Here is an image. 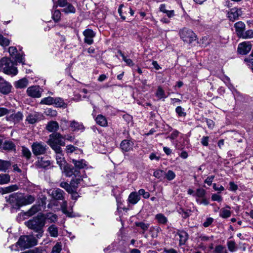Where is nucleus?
<instances>
[{
    "instance_id": "nucleus-25",
    "label": "nucleus",
    "mask_w": 253,
    "mask_h": 253,
    "mask_svg": "<svg viewBox=\"0 0 253 253\" xmlns=\"http://www.w3.org/2000/svg\"><path fill=\"white\" fill-rule=\"evenodd\" d=\"M56 107L65 108L67 107V104L64 102V100L59 97L54 98L53 104Z\"/></svg>"
},
{
    "instance_id": "nucleus-38",
    "label": "nucleus",
    "mask_w": 253,
    "mask_h": 253,
    "mask_svg": "<svg viewBox=\"0 0 253 253\" xmlns=\"http://www.w3.org/2000/svg\"><path fill=\"white\" fill-rule=\"evenodd\" d=\"M161 229L158 226H152L150 228V232H151V236L153 238H156L159 233L161 231Z\"/></svg>"
},
{
    "instance_id": "nucleus-42",
    "label": "nucleus",
    "mask_w": 253,
    "mask_h": 253,
    "mask_svg": "<svg viewBox=\"0 0 253 253\" xmlns=\"http://www.w3.org/2000/svg\"><path fill=\"white\" fill-rule=\"evenodd\" d=\"M54 98L52 97H47L42 98L40 103L41 104H45L47 105H50L53 104Z\"/></svg>"
},
{
    "instance_id": "nucleus-53",
    "label": "nucleus",
    "mask_w": 253,
    "mask_h": 253,
    "mask_svg": "<svg viewBox=\"0 0 253 253\" xmlns=\"http://www.w3.org/2000/svg\"><path fill=\"white\" fill-rule=\"evenodd\" d=\"M40 210L39 206H33L31 209L28 211V214L30 216H32L38 212Z\"/></svg>"
},
{
    "instance_id": "nucleus-47",
    "label": "nucleus",
    "mask_w": 253,
    "mask_h": 253,
    "mask_svg": "<svg viewBox=\"0 0 253 253\" xmlns=\"http://www.w3.org/2000/svg\"><path fill=\"white\" fill-rule=\"evenodd\" d=\"M165 177L168 180H172L175 177V173L171 170H169L167 172H165Z\"/></svg>"
},
{
    "instance_id": "nucleus-21",
    "label": "nucleus",
    "mask_w": 253,
    "mask_h": 253,
    "mask_svg": "<svg viewBox=\"0 0 253 253\" xmlns=\"http://www.w3.org/2000/svg\"><path fill=\"white\" fill-rule=\"evenodd\" d=\"M18 187L17 185H12L4 188H0V193H1L2 194H4L16 191L18 189Z\"/></svg>"
},
{
    "instance_id": "nucleus-10",
    "label": "nucleus",
    "mask_w": 253,
    "mask_h": 253,
    "mask_svg": "<svg viewBox=\"0 0 253 253\" xmlns=\"http://www.w3.org/2000/svg\"><path fill=\"white\" fill-rule=\"evenodd\" d=\"M252 44L249 42H244L239 43L238 47V52L243 55L247 54L252 49Z\"/></svg>"
},
{
    "instance_id": "nucleus-15",
    "label": "nucleus",
    "mask_w": 253,
    "mask_h": 253,
    "mask_svg": "<svg viewBox=\"0 0 253 253\" xmlns=\"http://www.w3.org/2000/svg\"><path fill=\"white\" fill-rule=\"evenodd\" d=\"M48 193L52 196L53 198L56 200H60L63 199L64 192L59 188L50 190Z\"/></svg>"
},
{
    "instance_id": "nucleus-3",
    "label": "nucleus",
    "mask_w": 253,
    "mask_h": 253,
    "mask_svg": "<svg viewBox=\"0 0 253 253\" xmlns=\"http://www.w3.org/2000/svg\"><path fill=\"white\" fill-rule=\"evenodd\" d=\"M49 137L47 144L54 151L62 149L60 146L65 144L64 136L59 133L51 134Z\"/></svg>"
},
{
    "instance_id": "nucleus-22",
    "label": "nucleus",
    "mask_w": 253,
    "mask_h": 253,
    "mask_svg": "<svg viewBox=\"0 0 253 253\" xmlns=\"http://www.w3.org/2000/svg\"><path fill=\"white\" fill-rule=\"evenodd\" d=\"M28 84V81L26 78H23L15 82L14 86L17 88H23L26 87Z\"/></svg>"
},
{
    "instance_id": "nucleus-23",
    "label": "nucleus",
    "mask_w": 253,
    "mask_h": 253,
    "mask_svg": "<svg viewBox=\"0 0 253 253\" xmlns=\"http://www.w3.org/2000/svg\"><path fill=\"white\" fill-rule=\"evenodd\" d=\"M70 126L73 131L83 130L84 128L83 124L75 121L71 123Z\"/></svg>"
},
{
    "instance_id": "nucleus-49",
    "label": "nucleus",
    "mask_w": 253,
    "mask_h": 253,
    "mask_svg": "<svg viewBox=\"0 0 253 253\" xmlns=\"http://www.w3.org/2000/svg\"><path fill=\"white\" fill-rule=\"evenodd\" d=\"M135 225L137 227H139L142 229L144 232L147 231L149 227L150 224L145 223L143 222H138L135 223Z\"/></svg>"
},
{
    "instance_id": "nucleus-17",
    "label": "nucleus",
    "mask_w": 253,
    "mask_h": 253,
    "mask_svg": "<svg viewBox=\"0 0 253 253\" xmlns=\"http://www.w3.org/2000/svg\"><path fill=\"white\" fill-rule=\"evenodd\" d=\"M133 143L129 140L125 139L122 141L120 146L122 150L124 152L130 151L133 147Z\"/></svg>"
},
{
    "instance_id": "nucleus-34",
    "label": "nucleus",
    "mask_w": 253,
    "mask_h": 253,
    "mask_svg": "<svg viewBox=\"0 0 253 253\" xmlns=\"http://www.w3.org/2000/svg\"><path fill=\"white\" fill-rule=\"evenodd\" d=\"M239 38H242L243 39H248L253 38V30H248L246 31H244Z\"/></svg>"
},
{
    "instance_id": "nucleus-20",
    "label": "nucleus",
    "mask_w": 253,
    "mask_h": 253,
    "mask_svg": "<svg viewBox=\"0 0 253 253\" xmlns=\"http://www.w3.org/2000/svg\"><path fill=\"white\" fill-rule=\"evenodd\" d=\"M177 235L179 237V245H184L188 238V234L184 231H178Z\"/></svg>"
},
{
    "instance_id": "nucleus-52",
    "label": "nucleus",
    "mask_w": 253,
    "mask_h": 253,
    "mask_svg": "<svg viewBox=\"0 0 253 253\" xmlns=\"http://www.w3.org/2000/svg\"><path fill=\"white\" fill-rule=\"evenodd\" d=\"M52 17L55 22H58L60 20L61 17V12L59 10H55L52 13Z\"/></svg>"
},
{
    "instance_id": "nucleus-5",
    "label": "nucleus",
    "mask_w": 253,
    "mask_h": 253,
    "mask_svg": "<svg viewBox=\"0 0 253 253\" xmlns=\"http://www.w3.org/2000/svg\"><path fill=\"white\" fill-rule=\"evenodd\" d=\"M20 247L26 249L34 246L37 244V241L33 236H21L17 242Z\"/></svg>"
},
{
    "instance_id": "nucleus-60",
    "label": "nucleus",
    "mask_w": 253,
    "mask_h": 253,
    "mask_svg": "<svg viewBox=\"0 0 253 253\" xmlns=\"http://www.w3.org/2000/svg\"><path fill=\"white\" fill-rule=\"evenodd\" d=\"M213 219L212 217H208L206 219V221L203 223V226L205 227H209L213 222Z\"/></svg>"
},
{
    "instance_id": "nucleus-30",
    "label": "nucleus",
    "mask_w": 253,
    "mask_h": 253,
    "mask_svg": "<svg viewBox=\"0 0 253 253\" xmlns=\"http://www.w3.org/2000/svg\"><path fill=\"white\" fill-rule=\"evenodd\" d=\"M47 231L51 237H57L58 236V229L55 225L50 226Z\"/></svg>"
},
{
    "instance_id": "nucleus-28",
    "label": "nucleus",
    "mask_w": 253,
    "mask_h": 253,
    "mask_svg": "<svg viewBox=\"0 0 253 253\" xmlns=\"http://www.w3.org/2000/svg\"><path fill=\"white\" fill-rule=\"evenodd\" d=\"M38 113L35 112L34 114L29 115L27 118V121L30 124H34L37 121L41 120Z\"/></svg>"
},
{
    "instance_id": "nucleus-37",
    "label": "nucleus",
    "mask_w": 253,
    "mask_h": 253,
    "mask_svg": "<svg viewBox=\"0 0 253 253\" xmlns=\"http://www.w3.org/2000/svg\"><path fill=\"white\" fill-rule=\"evenodd\" d=\"M231 215L230 210L225 208H222L220 211L219 216L223 218L229 217Z\"/></svg>"
},
{
    "instance_id": "nucleus-62",
    "label": "nucleus",
    "mask_w": 253,
    "mask_h": 253,
    "mask_svg": "<svg viewBox=\"0 0 253 253\" xmlns=\"http://www.w3.org/2000/svg\"><path fill=\"white\" fill-rule=\"evenodd\" d=\"M209 136H203L201 139V142L203 145L207 146L209 145Z\"/></svg>"
},
{
    "instance_id": "nucleus-1",
    "label": "nucleus",
    "mask_w": 253,
    "mask_h": 253,
    "mask_svg": "<svg viewBox=\"0 0 253 253\" xmlns=\"http://www.w3.org/2000/svg\"><path fill=\"white\" fill-rule=\"evenodd\" d=\"M45 224V218L42 214H38L32 219L25 222V224L29 228L37 233L36 237L40 238L43 233V228Z\"/></svg>"
},
{
    "instance_id": "nucleus-63",
    "label": "nucleus",
    "mask_w": 253,
    "mask_h": 253,
    "mask_svg": "<svg viewBox=\"0 0 253 253\" xmlns=\"http://www.w3.org/2000/svg\"><path fill=\"white\" fill-rule=\"evenodd\" d=\"M229 190L230 191H236L238 188V185L232 181L229 182Z\"/></svg>"
},
{
    "instance_id": "nucleus-48",
    "label": "nucleus",
    "mask_w": 253,
    "mask_h": 253,
    "mask_svg": "<svg viewBox=\"0 0 253 253\" xmlns=\"http://www.w3.org/2000/svg\"><path fill=\"white\" fill-rule=\"evenodd\" d=\"M21 151L23 156L26 157L27 159H29L31 158V152L28 148L22 146Z\"/></svg>"
},
{
    "instance_id": "nucleus-59",
    "label": "nucleus",
    "mask_w": 253,
    "mask_h": 253,
    "mask_svg": "<svg viewBox=\"0 0 253 253\" xmlns=\"http://www.w3.org/2000/svg\"><path fill=\"white\" fill-rule=\"evenodd\" d=\"M77 149V147L73 145H68L66 147V151L67 153H71L76 151Z\"/></svg>"
},
{
    "instance_id": "nucleus-27",
    "label": "nucleus",
    "mask_w": 253,
    "mask_h": 253,
    "mask_svg": "<svg viewBox=\"0 0 253 253\" xmlns=\"http://www.w3.org/2000/svg\"><path fill=\"white\" fill-rule=\"evenodd\" d=\"M155 95L159 99H163V100L168 97V96L166 95L164 90L160 86H158L155 93Z\"/></svg>"
},
{
    "instance_id": "nucleus-44",
    "label": "nucleus",
    "mask_w": 253,
    "mask_h": 253,
    "mask_svg": "<svg viewBox=\"0 0 253 253\" xmlns=\"http://www.w3.org/2000/svg\"><path fill=\"white\" fill-rule=\"evenodd\" d=\"M45 219H47L49 220L50 223L55 222L57 220V216L54 213H48L46 214V216L44 217Z\"/></svg>"
},
{
    "instance_id": "nucleus-50",
    "label": "nucleus",
    "mask_w": 253,
    "mask_h": 253,
    "mask_svg": "<svg viewBox=\"0 0 253 253\" xmlns=\"http://www.w3.org/2000/svg\"><path fill=\"white\" fill-rule=\"evenodd\" d=\"M67 202L66 201H64L63 203L61 205V209L62 211V212L67 215L68 216H71V212H69L67 210Z\"/></svg>"
},
{
    "instance_id": "nucleus-8",
    "label": "nucleus",
    "mask_w": 253,
    "mask_h": 253,
    "mask_svg": "<svg viewBox=\"0 0 253 253\" xmlns=\"http://www.w3.org/2000/svg\"><path fill=\"white\" fill-rule=\"evenodd\" d=\"M42 89L38 85L30 86L26 91L27 94L33 98H40L42 95Z\"/></svg>"
},
{
    "instance_id": "nucleus-31",
    "label": "nucleus",
    "mask_w": 253,
    "mask_h": 253,
    "mask_svg": "<svg viewBox=\"0 0 253 253\" xmlns=\"http://www.w3.org/2000/svg\"><path fill=\"white\" fill-rule=\"evenodd\" d=\"M2 149L7 151H11L15 149V146L12 142L5 141L2 144Z\"/></svg>"
},
{
    "instance_id": "nucleus-19",
    "label": "nucleus",
    "mask_w": 253,
    "mask_h": 253,
    "mask_svg": "<svg viewBox=\"0 0 253 253\" xmlns=\"http://www.w3.org/2000/svg\"><path fill=\"white\" fill-rule=\"evenodd\" d=\"M140 199V197L138 193L135 192H131L128 198V202L133 204H136Z\"/></svg>"
},
{
    "instance_id": "nucleus-56",
    "label": "nucleus",
    "mask_w": 253,
    "mask_h": 253,
    "mask_svg": "<svg viewBox=\"0 0 253 253\" xmlns=\"http://www.w3.org/2000/svg\"><path fill=\"white\" fill-rule=\"evenodd\" d=\"M205 194L206 192L204 189L199 188L197 189L195 195L199 198H203L205 196Z\"/></svg>"
},
{
    "instance_id": "nucleus-14",
    "label": "nucleus",
    "mask_w": 253,
    "mask_h": 253,
    "mask_svg": "<svg viewBox=\"0 0 253 253\" xmlns=\"http://www.w3.org/2000/svg\"><path fill=\"white\" fill-rule=\"evenodd\" d=\"M62 170H63L62 172H64L65 175L67 177H70L72 175H74L75 177H76L80 173L79 170L69 167L67 164L65 166V167L63 168Z\"/></svg>"
},
{
    "instance_id": "nucleus-35",
    "label": "nucleus",
    "mask_w": 253,
    "mask_h": 253,
    "mask_svg": "<svg viewBox=\"0 0 253 253\" xmlns=\"http://www.w3.org/2000/svg\"><path fill=\"white\" fill-rule=\"evenodd\" d=\"M60 186L65 189L69 193L73 192L75 190V187H73L71 184H69L66 182H61L60 183Z\"/></svg>"
},
{
    "instance_id": "nucleus-24",
    "label": "nucleus",
    "mask_w": 253,
    "mask_h": 253,
    "mask_svg": "<svg viewBox=\"0 0 253 253\" xmlns=\"http://www.w3.org/2000/svg\"><path fill=\"white\" fill-rule=\"evenodd\" d=\"M59 128L58 124L55 121H51L48 123L46 129L50 132L55 131Z\"/></svg>"
},
{
    "instance_id": "nucleus-45",
    "label": "nucleus",
    "mask_w": 253,
    "mask_h": 253,
    "mask_svg": "<svg viewBox=\"0 0 253 253\" xmlns=\"http://www.w3.org/2000/svg\"><path fill=\"white\" fill-rule=\"evenodd\" d=\"M10 166V164L9 162L0 160V170L5 171Z\"/></svg>"
},
{
    "instance_id": "nucleus-61",
    "label": "nucleus",
    "mask_w": 253,
    "mask_h": 253,
    "mask_svg": "<svg viewBox=\"0 0 253 253\" xmlns=\"http://www.w3.org/2000/svg\"><path fill=\"white\" fill-rule=\"evenodd\" d=\"M244 61L247 63V65L251 67L253 72V59H250V58H246L245 59Z\"/></svg>"
},
{
    "instance_id": "nucleus-36",
    "label": "nucleus",
    "mask_w": 253,
    "mask_h": 253,
    "mask_svg": "<svg viewBox=\"0 0 253 253\" xmlns=\"http://www.w3.org/2000/svg\"><path fill=\"white\" fill-rule=\"evenodd\" d=\"M83 179L81 178V177L80 176V173L75 177V178L72 179L71 181V184L72 185L73 187H75V190H76V187H77L79 184H80L82 181H83Z\"/></svg>"
},
{
    "instance_id": "nucleus-33",
    "label": "nucleus",
    "mask_w": 253,
    "mask_h": 253,
    "mask_svg": "<svg viewBox=\"0 0 253 253\" xmlns=\"http://www.w3.org/2000/svg\"><path fill=\"white\" fill-rule=\"evenodd\" d=\"M155 219L159 224H165L168 222V218L162 213H158L155 215Z\"/></svg>"
},
{
    "instance_id": "nucleus-9",
    "label": "nucleus",
    "mask_w": 253,
    "mask_h": 253,
    "mask_svg": "<svg viewBox=\"0 0 253 253\" xmlns=\"http://www.w3.org/2000/svg\"><path fill=\"white\" fill-rule=\"evenodd\" d=\"M242 14V11L241 8L233 7L228 11L227 17L229 20L234 22L237 20Z\"/></svg>"
},
{
    "instance_id": "nucleus-26",
    "label": "nucleus",
    "mask_w": 253,
    "mask_h": 253,
    "mask_svg": "<svg viewBox=\"0 0 253 253\" xmlns=\"http://www.w3.org/2000/svg\"><path fill=\"white\" fill-rule=\"evenodd\" d=\"M95 121L98 125L102 126H106L107 125L106 118L102 115H98L95 118Z\"/></svg>"
},
{
    "instance_id": "nucleus-55",
    "label": "nucleus",
    "mask_w": 253,
    "mask_h": 253,
    "mask_svg": "<svg viewBox=\"0 0 253 253\" xmlns=\"http://www.w3.org/2000/svg\"><path fill=\"white\" fill-rule=\"evenodd\" d=\"M228 248L231 252H233L236 250V247L235 242L230 241L227 243Z\"/></svg>"
},
{
    "instance_id": "nucleus-13",
    "label": "nucleus",
    "mask_w": 253,
    "mask_h": 253,
    "mask_svg": "<svg viewBox=\"0 0 253 253\" xmlns=\"http://www.w3.org/2000/svg\"><path fill=\"white\" fill-rule=\"evenodd\" d=\"M50 161L47 157H38L35 166L39 168H45L50 165Z\"/></svg>"
},
{
    "instance_id": "nucleus-4",
    "label": "nucleus",
    "mask_w": 253,
    "mask_h": 253,
    "mask_svg": "<svg viewBox=\"0 0 253 253\" xmlns=\"http://www.w3.org/2000/svg\"><path fill=\"white\" fill-rule=\"evenodd\" d=\"M11 202H16L18 206H22L32 204L35 198L31 195L24 196L21 194H14L10 196Z\"/></svg>"
},
{
    "instance_id": "nucleus-11",
    "label": "nucleus",
    "mask_w": 253,
    "mask_h": 253,
    "mask_svg": "<svg viewBox=\"0 0 253 253\" xmlns=\"http://www.w3.org/2000/svg\"><path fill=\"white\" fill-rule=\"evenodd\" d=\"M56 155L55 158L56 160V163L59 165L61 169H62L63 168L65 167V166L66 165V162L64 157V155L63 154V152L62 149L58 151H54Z\"/></svg>"
},
{
    "instance_id": "nucleus-18",
    "label": "nucleus",
    "mask_w": 253,
    "mask_h": 253,
    "mask_svg": "<svg viewBox=\"0 0 253 253\" xmlns=\"http://www.w3.org/2000/svg\"><path fill=\"white\" fill-rule=\"evenodd\" d=\"M234 27L237 36L239 37L244 31L246 26L243 22L239 21L234 24Z\"/></svg>"
},
{
    "instance_id": "nucleus-39",
    "label": "nucleus",
    "mask_w": 253,
    "mask_h": 253,
    "mask_svg": "<svg viewBox=\"0 0 253 253\" xmlns=\"http://www.w3.org/2000/svg\"><path fill=\"white\" fill-rule=\"evenodd\" d=\"M63 11L66 13H75L76 12V8L72 4L68 3L63 9Z\"/></svg>"
},
{
    "instance_id": "nucleus-16",
    "label": "nucleus",
    "mask_w": 253,
    "mask_h": 253,
    "mask_svg": "<svg viewBox=\"0 0 253 253\" xmlns=\"http://www.w3.org/2000/svg\"><path fill=\"white\" fill-rule=\"evenodd\" d=\"M12 85L5 80L0 84V92L3 94H7L11 91Z\"/></svg>"
},
{
    "instance_id": "nucleus-12",
    "label": "nucleus",
    "mask_w": 253,
    "mask_h": 253,
    "mask_svg": "<svg viewBox=\"0 0 253 253\" xmlns=\"http://www.w3.org/2000/svg\"><path fill=\"white\" fill-rule=\"evenodd\" d=\"M83 35L84 37V42L88 44H91L93 42V38L95 36V33L93 30L87 29L84 30L83 32Z\"/></svg>"
},
{
    "instance_id": "nucleus-6",
    "label": "nucleus",
    "mask_w": 253,
    "mask_h": 253,
    "mask_svg": "<svg viewBox=\"0 0 253 253\" xmlns=\"http://www.w3.org/2000/svg\"><path fill=\"white\" fill-rule=\"evenodd\" d=\"M179 34L185 42L190 43L196 40L195 34L190 29L184 28L180 30Z\"/></svg>"
},
{
    "instance_id": "nucleus-54",
    "label": "nucleus",
    "mask_w": 253,
    "mask_h": 253,
    "mask_svg": "<svg viewBox=\"0 0 253 253\" xmlns=\"http://www.w3.org/2000/svg\"><path fill=\"white\" fill-rule=\"evenodd\" d=\"M62 250V245L61 243H57L53 247L52 253H60Z\"/></svg>"
},
{
    "instance_id": "nucleus-57",
    "label": "nucleus",
    "mask_w": 253,
    "mask_h": 253,
    "mask_svg": "<svg viewBox=\"0 0 253 253\" xmlns=\"http://www.w3.org/2000/svg\"><path fill=\"white\" fill-rule=\"evenodd\" d=\"M138 193L139 196L142 195L145 199H147L150 197L149 193L148 192H146L145 190L143 189H140L138 191Z\"/></svg>"
},
{
    "instance_id": "nucleus-7",
    "label": "nucleus",
    "mask_w": 253,
    "mask_h": 253,
    "mask_svg": "<svg viewBox=\"0 0 253 253\" xmlns=\"http://www.w3.org/2000/svg\"><path fill=\"white\" fill-rule=\"evenodd\" d=\"M32 150L35 156L44 154L46 152V145L42 142H36L32 145Z\"/></svg>"
},
{
    "instance_id": "nucleus-40",
    "label": "nucleus",
    "mask_w": 253,
    "mask_h": 253,
    "mask_svg": "<svg viewBox=\"0 0 253 253\" xmlns=\"http://www.w3.org/2000/svg\"><path fill=\"white\" fill-rule=\"evenodd\" d=\"M22 118V115L20 112H18L16 114H13L8 118L9 120L14 122L18 121Z\"/></svg>"
},
{
    "instance_id": "nucleus-46",
    "label": "nucleus",
    "mask_w": 253,
    "mask_h": 253,
    "mask_svg": "<svg viewBox=\"0 0 253 253\" xmlns=\"http://www.w3.org/2000/svg\"><path fill=\"white\" fill-rule=\"evenodd\" d=\"M153 175L157 178L162 180L165 178V171L162 170L158 169L154 171Z\"/></svg>"
},
{
    "instance_id": "nucleus-51",
    "label": "nucleus",
    "mask_w": 253,
    "mask_h": 253,
    "mask_svg": "<svg viewBox=\"0 0 253 253\" xmlns=\"http://www.w3.org/2000/svg\"><path fill=\"white\" fill-rule=\"evenodd\" d=\"M9 40L4 37L1 35H0V44L2 46H6L9 44Z\"/></svg>"
},
{
    "instance_id": "nucleus-41",
    "label": "nucleus",
    "mask_w": 253,
    "mask_h": 253,
    "mask_svg": "<svg viewBox=\"0 0 253 253\" xmlns=\"http://www.w3.org/2000/svg\"><path fill=\"white\" fill-rule=\"evenodd\" d=\"M119 54L122 56L123 60L126 63V64L129 66H132L134 65V63L132 60L129 58H127L124 55V54L121 51L119 50L118 51Z\"/></svg>"
},
{
    "instance_id": "nucleus-64",
    "label": "nucleus",
    "mask_w": 253,
    "mask_h": 253,
    "mask_svg": "<svg viewBox=\"0 0 253 253\" xmlns=\"http://www.w3.org/2000/svg\"><path fill=\"white\" fill-rule=\"evenodd\" d=\"M15 61L18 63L24 64V57H23L22 55L20 54L16 55L15 57Z\"/></svg>"
},
{
    "instance_id": "nucleus-58",
    "label": "nucleus",
    "mask_w": 253,
    "mask_h": 253,
    "mask_svg": "<svg viewBox=\"0 0 253 253\" xmlns=\"http://www.w3.org/2000/svg\"><path fill=\"white\" fill-rule=\"evenodd\" d=\"M211 200L213 201H217L220 202L222 201V197L218 194H213L211 195Z\"/></svg>"
},
{
    "instance_id": "nucleus-29",
    "label": "nucleus",
    "mask_w": 253,
    "mask_h": 253,
    "mask_svg": "<svg viewBox=\"0 0 253 253\" xmlns=\"http://www.w3.org/2000/svg\"><path fill=\"white\" fill-rule=\"evenodd\" d=\"M72 162L74 164L75 167L79 169H84L86 166V162L83 159L80 160H76L73 159L72 160Z\"/></svg>"
},
{
    "instance_id": "nucleus-32",
    "label": "nucleus",
    "mask_w": 253,
    "mask_h": 253,
    "mask_svg": "<svg viewBox=\"0 0 253 253\" xmlns=\"http://www.w3.org/2000/svg\"><path fill=\"white\" fill-rule=\"evenodd\" d=\"M160 11L165 13L169 17H172L174 15V10H169L166 8V5L165 4H162L160 6Z\"/></svg>"
},
{
    "instance_id": "nucleus-43",
    "label": "nucleus",
    "mask_w": 253,
    "mask_h": 253,
    "mask_svg": "<svg viewBox=\"0 0 253 253\" xmlns=\"http://www.w3.org/2000/svg\"><path fill=\"white\" fill-rule=\"evenodd\" d=\"M10 181V176L7 174H0V184H6Z\"/></svg>"
},
{
    "instance_id": "nucleus-2",
    "label": "nucleus",
    "mask_w": 253,
    "mask_h": 253,
    "mask_svg": "<svg viewBox=\"0 0 253 253\" xmlns=\"http://www.w3.org/2000/svg\"><path fill=\"white\" fill-rule=\"evenodd\" d=\"M0 72L13 76L18 73L17 68L13 66V62L6 57H3L0 60Z\"/></svg>"
}]
</instances>
